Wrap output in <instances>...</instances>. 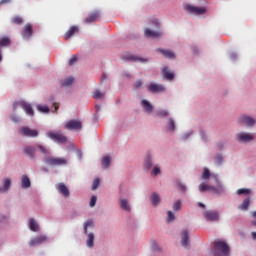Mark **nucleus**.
<instances>
[{"label":"nucleus","instance_id":"17","mask_svg":"<svg viewBox=\"0 0 256 256\" xmlns=\"http://www.w3.org/2000/svg\"><path fill=\"white\" fill-rule=\"evenodd\" d=\"M31 35H33V27L31 26V24H27L22 30V37L24 39H29Z\"/></svg>","mask_w":256,"mask_h":256},{"label":"nucleus","instance_id":"23","mask_svg":"<svg viewBox=\"0 0 256 256\" xmlns=\"http://www.w3.org/2000/svg\"><path fill=\"white\" fill-rule=\"evenodd\" d=\"M150 201H151L152 205H154V207H157V205H159L161 203V197H159V194H157V193H152V195L150 197Z\"/></svg>","mask_w":256,"mask_h":256},{"label":"nucleus","instance_id":"53","mask_svg":"<svg viewBox=\"0 0 256 256\" xmlns=\"http://www.w3.org/2000/svg\"><path fill=\"white\" fill-rule=\"evenodd\" d=\"M152 23H153L155 29H159V20H154Z\"/></svg>","mask_w":256,"mask_h":256},{"label":"nucleus","instance_id":"29","mask_svg":"<svg viewBox=\"0 0 256 256\" xmlns=\"http://www.w3.org/2000/svg\"><path fill=\"white\" fill-rule=\"evenodd\" d=\"M249 205H251V198L248 197L242 202L239 209H241V211H247L249 209Z\"/></svg>","mask_w":256,"mask_h":256},{"label":"nucleus","instance_id":"35","mask_svg":"<svg viewBox=\"0 0 256 256\" xmlns=\"http://www.w3.org/2000/svg\"><path fill=\"white\" fill-rule=\"evenodd\" d=\"M37 110L40 111V113H49V111H51L47 105H38Z\"/></svg>","mask_w":256,"mask_h":256},{"label":"nucleus","instance_id":"1","mask_svg":"<svg viewBox=\"0 0 256 256\" xmlns=\"http://www.w3.org/2000/svg\"><path fill=\"white\" fill-rule=\"evenodd\" d=\"M212 178H214L216 187L203 182L199 185L200 193H205V191H212V193H214L215 195H221L225 192V188H223V184H221V182L219 181V176L212 175Z\"/></svg>","mask_w":256,"mask_h":256},{"label":"nucleus","instance_id":"4","mask_svg":"<svg viewBox=\"0 0 256 256\" xmlns=\"http://www.w3.org/2000/svg\"><path fill=\"white\" fill-rule=\"evenodd\" d=\"M184 9L187 13H191L192 15H203L207 13V9L205 7H197L191 4L184 5Z\"/></svg>","mask_w":256,"mask_h":256},{"label":"nucleus","instance_id":"33","mask_svg":"<svg viewBox=\"0 0 256 256\" xmlns=\"http://www.w3.org/2000/svg\"><path fill=\"white\" fill-rule=\"evenodd\" d=\"M213 175H216V174H211V172L207 168H204L201 177L202 179H209V177H213Z\"/></svg>","mask_w":256,"mask_h":256},{"label":"nucleus","instance_id":"37","mask_svg":"<svg viewBox=\"0 0 256 256\" xmlns=\"http://www.w3.org/2000/svg\"><path fill=\"white\" fill-rule=\"evenodd\" d=\"M88 227H93V220H87L85 223H84V233L85 235H87V228Z\"/></svg>","mask_w":256,"mask_h":256},{"label":"nucleus","instance_id":"45","mask_svg":"<svg viewBox=\"0 0 256 256\" xmlns=\"http://www.w3.org/2000/svg\"><path fill=\"white\" fill-rule=\"evenodd\" d=\"M151 249H152V251H159V245L155 241H152Z\"/></svg>","mask_w":256,"mask_h":256},{"label":"nucleus","instance_id":"13","mask_svg":"<svg viewBox=\"0 0 256 256\" xmlns=\"http://www.w3.org/2000/svg\"><path fill=\"white\" fill-rule=\"evenodd\" d=\"M148 91H150L151 93H163V91H165V86L161 84L151 83L148 86Z\"/></svg>","mask_w":256,"mask_h":256},{"label":"nucleus","instance_id":"64","mask_svg":"<svg viewBox=\"0 0 256 256\" xmlns=\"http://www.w3.org/2000/svg\"><path fill=\"white\" fill-rule=\"evenodd\" d=\"M0 193H5V190H3V187H0Z\"/></svg>","mask_w":256,"mask_h":256},{"label":"nucleus","instance_id":"34","mask_svg":"<svg viewBox=\"0 0 256 256\" xmlns=\"http://www.w3.org/2000/svg\"><path fill=\"white\" fill-rule=\"evenodd\" d=\"M11 23H14L15 25H21V23H23V18L20 16H14L11 18Z\"/></svg>","mask_w":256,"mask_h":256},{"label":"nucleus","instance_id":"10","mask_svg":"<svg viewBox=\"0 0 256 256\" xmlns=\"http://www.w3.org/2000/svg\"><path fill=\"white\" fill-rule=\"evenodd\" d=\"M101 19V12L95 11L92 12L84 19L85 23H95V21H99Z\"/></svg>","mask_w":256,"mask_h":256},{"label":"nucleus","instance_id":"50","mask_svg":"<svg viewBox=\"0 0 256 256\" xmlns=\"http://www.w3.org/2000/svg\"><path fill=\"white\" fill-rule=\"evenodd\" d=\"M75 63H77V56H72L69 60V65H75Z\"/></svg>","mask_w":256,"mask_h":256},{"label":"nucleus","instance_id":"18","mask_svg":"<svg viewBox=\"0 0 256 256\" xmlns=\"http://www.w3.org/2000/svg\"><path fill=\"white\" fill-rule=\"evenodd\" d=\"M76 33H79V27H77V26H72V27H70V29L65 33L64 39L67 41L68 39H71V37H73V35H75Z\"/></svg>","mask_w":256,"mask_h":256},{"label":"nucleus","instance_id":"38","mask_svg":"<svg viewBox=\"0 0 256 256\" xmlns=\"http://www.w3.org/2000/svg\"><path fill=\"white\" fill-rule=\"evenodd\" d=\"M101 181L99 178L94 179L93 184H92V191H95L99 188Z\"/></svg>","mask_w":256,"mask_h":256},{"label":"nucleus","instance_id":"42","mask_svg":"<svg viewBox=\"0 0 256 256\" xmlns=\"http://www.w3.org/2000/svg\"><path fill=\"white\" fill-rule=\"evenodd\" d=\"M167 215H168V217H167L168 223H171V221H175V214H173L171 211H168Z\"/></svg>","mask_w":256,"mask_h":256},{"label":"nucleus","instance_id":"62","mask_svg":"<svg viewBox=\"0 0 256 256\" xmlns=\"http://www.w3.org/2000/svg\"><path fill=\"white\" fill-rule=\"evenodd\" d=\"M146 165L148 168H150L152 164H151V162H147Z\"/></svg>","mask_w":256,"mask_h":256},{"label":"nucleus","instance_id":"16","mask_svg":"<svg viewBox=\"0 0 256 256\" xmlns=\"http://www.w3.org/2000/svg\"><path fill=\"white\" fill-rule=\"evenodd\" d=\"M181 245L182 247H189L190 242H189V232L187 230H183L182 231V235H181Z\"/></svg>","mask_w":256,"mask_h":256},{"label":"nucleus","instance_id":"11","mask_svg":"<svg viewBox=\"0 0 256 256\" xmlns=\"http://www.w3.org/2000/svg\"><path fill=\"white\" fill-rule=\"evenodd\" d=\"M45 241H47V236L41 235V236L32 238L29 241V245H30V247H35L37 245H41V243H45Z\"/></svg>","mask_w":256,"mask_h":256},{"label":"nucleus","instance_id":"55","mask_svg":"<svg viewBox=\"0 0 256 256\" xmlns=\"http://www.w3.org/2000/svg\"><path fill=\"white\" fill-rule=\"evenodd\" d=\"M53 106H54L53 113H56V111H58V109H59V103H53Z\"/></svg>","mask_w":256,"mask_h":256},{"label":"nucleus","instance_id":"31","mask_svg":"<svg viewBox=\"0 0 256 256\" xmlns=\"http://www.w3.org/2000/svg\"><path fill=\"white\" fill-rule=\"evenodd\" d=\"M94 99H103L105 97V92H101L99 89H96L92 95Z\"/></svg>","mask_w":256,"mask_h":256},{"label":"nucleus","instance_id":"32","mask_svg":"<svg viewBox=\"0 0 256 256\" xmlns=\"http://www.w3.org/2000/svg\"><path fill=\"white\" fill-rule=\"evenodd\" d=\"M11 187V179H9V178H5L4 179V185H3V187H2V189L4 190V193L6 192V191H9V188Z\"/></svg>","mask_w":256,"mask_h":256},{"label":"nucleus","instance_id":"41","mask_svg":"<svg viewBox=\"0 0 256 256\" xmlns=\"http://www.w3.org/2000/svg\"><path fill=\"white\" fill-rule=\"evenodd\" d=\"M169 126L168 129H170V131H175V121L173 120V118H169Z\"/></svg>","mask_w":256,"mask_h":256},{"label":"nucleus","instance_id":"25","mask_svg":"<svg viewBox=\"0 0 256 256\" xmlns=\"http://www.w3.org/2000/svg\"><path fill=\"white\" fill-rule=\"evenodd\" d=\"M31 187V180L27 175L22 176V189H29Z\"/></svg>","mask_w":256,"mask_h":256},{"label":"nucleus","instance_id":"46","mask_svg":"<svg viewBox=\"0 0 256 256\" xmlns=\"http://www.w3.org/2000/svg\"><path fill=\"white\" fill-rule=\"evenodd\" d=\"M97 204V196H92L90 200V207H93Z\"/></svg>","mask_w":256,"mask_h":256},{"label":"nucleus","instance_id":"48","mask_svg":"<svg viewBox=\"0 0 256 256\" xmlns=\"http://www.w3.org/2000/svg\"><path fill=\"white\" fill-rule=\"evenodd\" d=\"M128 59H130L131 61H147L137 56H129Z\"/></svg>","mask_w":256,"mask_h":256},{"label":"nucleus","instance_id":"27","mask_svg":"<svg viewBox=\"0 0 256 256\" xmlns=\"http://www.w3.org/2000/svg\"><path fill=\"white\" fill-rule=\"evenodd\" d=\"M120 207L123 211H131V206L129 205V201L127 199H120Z\"/></svg>","mask_w":256,"mask_h":256},{"label":"nucleus","instance_id":"44","mask_svg":"<svg viewBox=\"0 0 256 256\" xmlns=\"http://www.w3.org/2000/svg\"><path fill=\"white\" fill-rule=\"evenodd\" d=\"M178 189L180 191H182L183 193H185L187 191V186H185V184L181 183V182H178Z\"/></svg>","mask_w":256,"mask_h":256},{"label":"nucleus","instance_id":"36","mask_svg":"<svg viewBox=\"0 0 256 256\" xmlns=\"http://www.w3.org/2000/svg\"><path fill=\"white\" fill-rule=\"evenodd\" d=\"M251 190L247 188H241L237 190L238 195H250Z\"/></svg>","mask_w":256,"mask_h":256},{"label":"nucleus","instance_id":"52","mask_svg":"<svg viewBox=\"0 0 256 256\" xmlns=\"http://www.w3.org/2000/svg\"><path fill=\"white\" fill-rule=\"evenodd\" d=\"M76 155H77V159L79 160L83 159V152H81V150L77 149Z\"/></svg>","mask_w":256,"mask_h":256},{"label":"nucleus","instance_id":"47","mask_svg":"<svg viewBox=\"0 0 256 256\" xmlns=\"http://www.w3.org/2000/svg\"><path fill=\"white\" fill-rule=\"evenodd\" d=\"M103 169H109L111 167V161H104L102 162Z\"/></svg>","mask_w":256,"mask_h":256},{"label":"nucleus","instance_id":"59","mask_svg":"<svg viewBox=\"0 0 256 256\" xmlns=\"http://www.w3.org/2000/svg\"><path fill=\"white\" fill-rule=\"evenodd\" d=\"M198 205H199V207H202L203 209H205V204L199 202Z\"/></svg>","mask_w":256,"mask_h":256},{"label":"nucleus","instance_id":"24","mask_svg":"<svg viewBox=\"0 0 256 256\" xmlns=\"http://www.w3.org/2000/svg\"><path fill=\"white\" fill-rule=\"evenodd\" d=\"M29 228H30L34 233H37V231H39V224L37 223V221H35V219L30 218V220H29Z\"/></svg>","mask_w":256,"mask_h":256},{"label":"nucleus","instance_id":"3","mask_svg":"<svg viewBox=\"0 0 256 256\" xmlns=\"http://www.w3.org/2000/svg\"><path fill=\"white\" fill-rule=\"evenodd\" d=\"M65 129L68 131H81L83 129V122L79 119H72L65 124Z\"/></svg>","mask_w":256,"mask_h":256},{"label":"nucleus","instance_id":"39","mask_svg":"<svg viewBox=\"0 0 256 256\" xmlns=\"http://www.w3.org/2000/svg\"><path fill=\"white\" fill-rule=\"evenodd\" d=\"M37 148L39 149L40 153L43 155H49V150L45 148L43 145H38Z\"/></svg>","mask_w":256,"mask_h":256},{"label":"nucleus","instance_id":"30","mask_svg":"<svg viewBox=\"0 0 256 256\" xmlns=\"http://www.w3.org/2000/svg\"><path fill=\"white\" fill-rule=\"evenodd\" d=\"M75 81V79L73 77H69L66 78L65 80H63L61 82L62 87H69L71 85H73V82Z\"/></svg>","mask_w":256,"mask_h":256},{"label":"nucleus","instance_id":"60","mask_svg":"<svg viewBox=\"0 0 256 256\" xmlns=\"http://www.w3.org/2000/svg\"><path fill=\"white\" fill-rule=\"evenodd\" d=\"M252 239L256 240V232H252Z\"/></svg>","mask_w":256,"mask_h":256},{"label":"nucleus","instance_id":"12","mask_svg":"<svg viewBox=\"0 0 256 256\" xmlns=\"http://www.w3.org/2000/svg\"><path fill=\"white\" fill-rule=\"evenodd\" d=\"M56 189L63 197H69V195H71L69 188L64 183H58Z\"/></svg>","mask_w":256,"mask_h":256},{"label":"nucleus","instance_id":"61","mask_svg":"<svg viewBox=\"0 0 256 256\" xmlns=\"http://www.w3.org/2000/svg\"><path fill=\"white\" fill-rule=\"evenodd\" d=\"M252 217L256 219V211L252 212Z\"/></svg>","mask_w":256,"mask_h":256},{"label":"nucleus","instance_id":"6","mask_svg":"<svg viewBox=\"0 0 256 256\" xmlns=\"http://www.w3.org/2000/svg\"><path fill=\"white\" fill-rule=\"evenodd\" d=\"M47 136L49 137V139H52V141H56L57 143H67V138L62 133L48 132Z\"/></svg>","mask_w":256,"mask_h":256},{"label":"nucleus","instance_id":"21","mask_svg":"<svg viewBox=\"0 0 256 256\" xmlns=\"http://www.w3.org/2000/svg\"><path fill=\"white\" fill-rule=\"evenodd\" d=\"M162 75L164 79H167L168 81H173V79H175V74L173 72H170L169 68L167 67H164L162 69Z\"/></svg>","mask_w":256,"mask_h":256},{"label":"nucleus","instance_id":"57","mask_svg":"<svg viewBox=\"0 0 256 256\" xmlns=\"http://www.w3.org/2000/svg\"><path fill=\"white\" fill-rule=\"evenodd\" d=\"M52 165H61V163H64L63 161H52L50 162Z\"/></svg>","mask_w":256,"mask_h":256},{"label":"nucleus","instance_id":"7","mask_svg":"<svg viewBox=\"0 0 256 256\" xmlns=\"http://www.w3.org/2000/svg\"><path fill=\"white\" fill-rule=\"evenodd\" d=\"M20 135H23L24 137H38L39 132L37 130H33L29 127H22L19 130Z\"/></svg>","mask_w":256,"mask_h":256},{"label":"nucleus","instance_id":"19","mask_svg":"<svg viewBox=\"0 0 256 256\" xmlns=\"http://www.w3.org/2000/svg\"><path fill=\"white\" fill-rule=\"evenodd\" d=\"M37 151V149L33 146H25L23 148V153L24 155H27V157H35V152Z\"/></svg>","mask_w":256,"mask_h":256},{"label":"nucleus","instance_id":"22","mask_svg":"<svg viewBox=\"0 0 256 256\" xmlns=\"http://www.w3.org/2000/svg\"><path fill=\"white\" fill-rule=\"evenodd\" d=\"M141 105L146 113H153V105L147 100H142Z\"/></svg>","mask_w":256,"mask_h":256},{"label":"nucleus","instance_id":"8","mask_svg":"<svg viewBox=\"0 0 256 256\" xmlns=\"http://www.w3.org/2000/svg\"><path fill=\"white\" fill-rule=\"evenodd\" d=\"M206 221H219V212L215 210H208L203 213Z\"/></svg>","mask_w":256,"mask_h":256},{"label":"nucleus","instance_id":"14","mask_svg":"<svg viewBox=\"0 0 256 256\" xmlns=\"http://www.w3.org/2000/svg\"><path fill=\"white\" fill-rule=\"evenodd\" d=\"M237 139L241 143H248V141H253L254 137H253V134L242 132L237 134Z\"/></svg>","mask_w":256,"mask_h":256},{"label":"nucleus","instance_id":"2","mask_svg":"<svg viewBox=\"0 0 256 256\" xmlns=\"http://www.w3.org/2000/svg\"><path fill=\"white\" fill-rule=\"evenodd\" d=\"M231 248H229V244L223 240H215L214 241V253L218 256H229Z\"/></svg>","mask_w":256,"mask_h":256},{"label":"nucleus","instance_id":"20","mask_svg":"<svg viewBox=\"0 0 256 256\" xmlns=\"http://www.w3.org/2000/svg\"><path fill=\"white\" fill-rule=\"evenodd\" d=\"M156 51L158 53H161V55H163V57H166V59H175V53L171 52V50L158 48Z\"/></svg>","mask_w":256,"mask_h":256},{"label":"nucleus","instance_id":"43","mask_svg":"<svg viewBox=\"0 0 256 256\" xmlns=\"http://www.w3.org/2000/svg\"><path fill=\"white\" fill-rule=\"evenodd\" d=\"M158 117H167L169 112L167 110H161L157 112Z\"/></svg>","mask_w":256,"mask_h":256},{"label":"nucleus","instance_id":"9","mask_svg":"<svg viewBox=\"0 0 256 256\" xmlns=\"http://www.w3.org/2000/svg\"><path fill=\"white\" fill-rule=\"evenodd\" d=\"M144 35H145V37L150 38V39H158V37H161L162 34H161V31L146 28L144 30Z\"/></svg>","mask_w":256,"mask_h":256},{"label":"nucleus","instance_id":"26","mask_svg":"<svg viewBox=\"0 0 256 256\" xmlns=\"http://www.w3.org/2000/svg\"><path fill=\"white\" fill-rule=\"evenodd\" d=\"M11 45V38L3 36L0 38V47H9Z\"/></svg>","mask_w":256,"mask_h":256},{"label":"nucleus","instance_id":"15","mask_svg":"<svg viewBox=\"0 0 256 256\" xmlns=\"http://www.w3.org/2000/svg\"><path fill=\"white\" fill-rule=\"evenodd\" d=\"M239 123L242 125H247L248 127H253V125H255V119L249 116H242L239 119Z\"/></svg>","mask_w":256,"mask_h":256},{"label":"nucleus","instance_id":"5","mask_svg":"<svg viewBox=\"0 0 256 256\" xmlns=\"http://www.w3.org/2000/svg\"><path fill=\"white\" fill-rule=\"evenodd\" d=\"M22 107V109L25 111V113H27L28 115H30V117H33L35 115V111L33 110V107L31 106V104L25 102V101H21V102H15L13 104V109H17V107Z\"/></svg>","mask_w":256,"mask_h":256},{"label":"nucleus","instance_id":"63","mask_svg":"<svg viewBox=\"0 0 256 256\" xmlns=\"http://www.w3.org/2000/svg\"><path fill=\"white\" fill-rule=\"evenodd\" d=\"M99 109H101L100 105H96V111H99Z\"/></svg>","mask_w":256,"mask_h":256},{"label":"nucleus","instance_id":"51","mask_svg":"<svg viewBox=\"0 0 256 256\" xmlns=\"http://www.w3.org/2000/svg\"><path fill=\"white\" fill-rule=\"evenodd\" d=\"M152 173L154 175H159V173H161V169H159V167L155 166L152 170Z\"/></svg>","mask_w":256,"mask_h":256},{"label":"nucleus","instance_id":"54","mask_svg":"<svg viewBox=\"0 0 256 256\" xmlns=\"http://www.w3.org/2000/svg\"><path fill=\"white\" fill-rule=\"evenodd\" d=\"M7 3H11V0H0V5H7Z\"/></svg>","mask_w":256,"mask_h":256},{"label":"nucleus","instance_id":"28","mask_svg":"<svg viewBox=\"0 0 256 256\" xmlns=\"http://www.w3.org/2000/svg\"><path fill=\"white\" fill-rule=\"evenodd\" d=\"M94 241H95V234L89 233L88 234V239L86 241L87 247H89L90 249H93Z\"/></svg>","mask_w":256,"mask_h":256},{"label":"nucleus","instance_id":"49","mask_svg":"<svg viewBox=\"0 0 256 256\" xmlns=\"http://www.w3.org/2000/svg\"><path fill=\"white\" fill-rule=\"evenodd\" d=\"M143 85L142 80H137L136 83L134 84V89H139Z\"/></svg>","mask_w":256,"mask_h":256},{"label":"nucleus","instance_id":"40","mask_svg":"<svg viewBox=\"0 0 256 256\" xmlns=\"http://www.w3.org/2000/svg\"><path fill=\"white\" fill-rule=\"evenodd\" d=\"M173 210L174 211H181V200H178L173 204Z\"/></svg>","mask_w":256,"mask_h":256},{"label":"nucleus","instance_id":"56","mask_svg":"<svg viewBox=\"0 0 256 256\" xmlns=\"http://www.w3.org/2000/svg\"><path fill=\"white\" fill-rule=\"evenodd\" d=\"M111 156H109V155H106V156H104L103 158H102V161H111Z\"/></svg>","mask_w":256,"mask_h":256},{"label":"nucleus","instance_id":"58","mask_svg":"<svg viewBox=\"0 0 256 256\" xmlns=\"http://www.w3.org/2000/svg\"><path fill=\"white\" fill-rule=\"evenodd\" d=\"M49 161H63V159L50 158Z\"/></svg>","mask_w":256,"mask_h":256}]
</instances>
